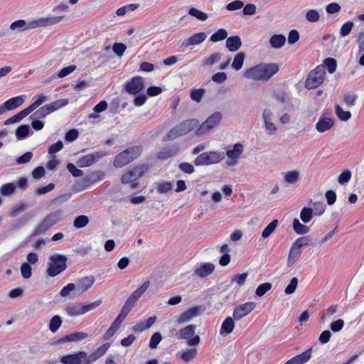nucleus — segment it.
<instances>
[{
  "instance_id": "f257e3e1",
  "label": "nucleus",
  "mask_w": 364,
  "mask_h": 364,
  "mask_svg": "<svg viewBox=\"0 0 364 364\" xmlns=\"http://www.w3.org/2000/svg\"><path fill=\"white\" fill-rule=\"evenodd\" d=\"M109 347V344L105 343L90 355L84 350H80L74 353L62 355L59 360L63 364H91L103 356Z\"/></svg>"
},
{
  "instance_id": "f03ea898",
  "label": "nucleus",
  "mask_w": 364,
  "mask_h": 364,
  "mask_svg": "<svg viewBox=\"0 0 364 364\" xmlns=\"http://www.w3.org/2000/svg\"><path fill=\"white\" fill-rule=\"evenodd\" d=\"M63 18V16H47L32 20L28 23L26 21L20 19L13 22L9 28L11 31H23L28 29L53 26L59 23Z\"/></svg>"
},
{
  "instance_id": "7ed1b4c3",
  "label": "nucleus",
  "mask_w": 364,
  "mask_h": 364,
  "mask_svg": "<svg viewBox=\"0 0 364 364\" xmlns=\"http://www.w3.org/2000/svg\"><path fill=\"white\" fill-rule=\"evenodd\" d=\"M279 70L277 63L259 64L247 70L244 76L247 79L267 81Z\"/></svg>"
},
{
  "instance_id": "20e7f679",
  "label": "nucleus",
  "mask_w": 364,
  "mask_h": 364,
  "mask_svg": "<svg viewBox=\"0 0 364 364\" xmlns=\"http://www.w3.org/2000/svg\"><path fill=\"white\" fill-rule=\"evenodd\" d=\"M68 258L61 254H53L48 258V268L46 272L48 276L55 277L63 272L67 265Z\"/></svg>"
},
{
  "instance_id": "39448f33",
  "label": "nucleus",
  "mask_w": 364,
  "mask_h": 364,
  "mask_svg": "<svg viewBox=\"0 0 364 364\" xmlns=\"http://www.w3.org/2000/svg\"><path fill=\"white\" fill-rule=\"evenodd\" d=\"M198 124L199 122L196 119L185 120L171 129L164 138V140H173L185 135L197 127Z\"/></svg>"
},
{
  "instance_id": "423d86ee",
  "label": "nucleus",
  "mask_w": 364,
  "mask_h": 364,
  "mask_svg": "<svg viewBox=\"0 0 364 364\" xmlns=\"http://www.w3.org/2000/svg\"><path fill=\"white\" fill-rule=\"evenodd\" d=\"M141 150L140 146H134L125 149L115 156L114 166L116 168H122L127 165L140 155Z\"/></svg>"
},
{
  "instance_id": "0eeeda50",
  "label": "nucleus",
  "mask_w": 364,
  "mask_h": 364,
  "mask_svg": "<svg viewBox=\"0 0 364 364\" xmlns=\"http://www.w3.org/2000/svg\"><path fill=\"white\" fill-rule=\"evenodd\" d=\"M63 211L57 210L48 214L36 227L33 235H40L45 233L62 219Z\"/></svg>"
},
{
  "instance_id": "6e6552de",
  "label": "nucleus",
  "mask_w": 364,
  "mask_h": 364,
  "mask_svg": "<svg viewBox=\"0 0 364 364\" xmlns=\"http://www.w3.org/2000/svg\"><path fill=\"white\" fill-rule=\"evenodd\" d=\"M196 326L190 324L181 328L176 333V338L179 340H186V344L189 346H196L200 343V338L198 335H195Z\"/></svg>"
},
{
  "instance_id": "1a4fd4ad",
  "label": "nucleus",
  "mask_w": 364,
  "mask_h": 364,
  "mask_svg": "<svg viewBox=\"0 0 364 364\" xmlns=\"http://www.w3.org/2000/svg\"><path fill=\"white\" fill-rule=\"evenodd\" d=\"M225 158V154L219 151H206L198 155L194 160V164L209 166L221 161Z\"/></svg>"
},
{
  "instance_id": "9d476101",
  "label": "nucleus",
  "mask_w": 364,
  "mask_h": 364,
  "mask_svg": "<svg viewBox=\"0 0 364 364\" xmlns=\"http://www.w3.org/2000/svg\"><path fill=\"white\" fill-rule=\"evenodd\" d=\"M325 76V67L323 65L317 66L309 74L305 81L306 88L308 90L316 88L323 82Z\"/></svg>"
},
{
  "instance_id": "9b49d317",
  "label": "nucleus",
  "mask_w": 364,
  "mask_h": 364,
  "mask_svg": "<svg viewBox=\"0 0 364 364\" xmlns=\"http://www.w3.org/2000/svg\"><path fill=\"white\" fill-rule=\"evenodd\" d=\"M221 119V112H215L197 129L196 132V135L201 136L205 134L212 129L215 128L220 123Z\"/></svg>"
},
{
  "instance_id": "f8f14e48",
  "label": "nucleus",
  "mask_w": 364,
  "mask_h": 364,
  "mask_svg": "<svg viewBox=\"0 0 364 364\" xmlns=\"http://www.w3.org/2000/svg\"><path fill=\"white\" fill-rule=\"evenodd\" d=\"M124 89L129 94L137 95L144 89V78L136 76L124 85Z\"/></svg>"
},
{
  "instance_id": "ddd939ff",
  "label": "nucleus",
  "mask_w": 364,
  "mask_h": 364,
  "mask_svg": "<svg viewBox=\"0 0 364 364\" xmlns=\"http://www.w3.org/2000/svg\"><path fill=\"white\" fill-rule=\"evenodd\" d=\"M105 156L106 154L104 151L93 152L92 154H87L78 159L77 164L80 168L90 166Z\"/></svg>"
},
{
  "instance_id": "4468645a",
  "label": "nucleus",
  "mask_w": 364,
  "mask_h": 364,
  "mask_svg": "<svg viewBox=\"0 0 364 364\" xmlns=\"http://www.w3.org/2000/svg\"><path fill=\"white\" fill-rule=\"evenodd\" d=\"M202 313V309L200 306H196L188 309V310L182 312L178 315L176 318V322L178 324L188 322L192 318L200 315Z\"/></svg>"
},
{
  "instance_id": "2eb2a0df",
  "label": "nucleus",
  "mask_w": 364,
  "mask_h": 364,
  "mask_svg": "<svg viewBox=\"0 0 364 364\" xmlns=\"http://www.w3.org/2000/svg\"><path fill=\"white\" fill-rule=\"evenodd\" d=\"M255 307L253 302H247L236 306L233 311L232 317L235 320L239 321L248 315Z\"/></svg>"
},
{
  "instance_id": "dca6fc26",
  "label": "nucleus",
  "mask_w": 364,
  "mask_h": 364,
  "mask_svg": "<svg viewBox=\"0 0 364 364\" xmlns=\"http://www.w3.org/2000/svg\"><path fill=\"white\" fill-rule=\"evenodd\" d=\"M95 282V278L92 276L85 277L79 280L77 285H75L76 288V294L75 296H79L83 294L85 291H87L93 285Z\"/></svg>"
},
{
  "instance_id": "f3484780",
  "label": "nucleus",
  "mask_w": 364,
  "mask_h": 364,
  "mask_svg": "<svg viewBox=\"0 0 364 364\" xmlns=\"http://www.w3.org/2000/svg\"><path fill=\"white\" fill-rule=\"evenodd\" d=\"M150 285L149 281L144 282L137 289H136L127 299L126 304L133 307L136 301L148 289Z\"/></svg>"
},
{
  "instance_id": "a211bd4d",
  "label": "nucleus",
  "mask_w": 364,
  "mask_h": 364,
  "mask_svg": "<svg viewBox=\"0 0 364 364\" xmlns=\"http://www.w3.org/2000/svg\"><path fill=\"white\" fill-rule=\"evenodd\" d=\"M179 152V148L177 145H171L163 148L157 153V159L160 160H166L169 158L176 156Z\"/></svg>"
},
{
  "instance_id": "6ab92c4d",
  "label": "nucleus",
  "mask_w": 364,
  "mask_h": 364,
  "mask_svg": "<svg viewBox=\"0 0 364 364\" xmlns=\"http://www.w3.org/2000/svg\"><path fill=\"white\" fill-rule=\"evenodd\" d=\"M312 348H309L301 354L292 357L284 364H304L307 363L311 357Z\"/></svg>"
},
{
  "instance_id": "aec40b11",
  "label": "nucleus",
  "mask_w": 364,
  "mask_h": 364,
  "mask_svg": "<svg viewBox=\"0 0 364 364\" xmlns=\"http://www.w3.org/2000/svg\"><path fill=\"white\" fill-rule=\"evenodd\" d=\"M207 38V34L205 32H200L193 34L187 38L183 43V46L185 48L197 46L203 42Z\"/></svg>"
},
{
  "instance_id": "412c9836",
  "label": "nucleus",
  "mask_w": 364,
  "mask_h": 364,
  "mask_svg": "<svg viewBox=\"0 0 364 364\" xmlns=\"http://www.w3.org/2000/svg\"><path fill=\"white\" fill-rule=\"evenodd\" d=\"M214 269L215 265L213 263H203L195 269V274L200 278H204L211 274Z\"/></svg>"
},
{
  "instance_id": "4be33fe9",
  "label": "nucleus",
  "mask_w": 364,
  "mask_h": 364,
  "mask_svg": "<svg viewBox=\"0 0 364 364\" xmlns=\"http://www.w3.org/2000/svg\"><path fill=\"white\" fill-rule=\"evenodd\" d=\"M334 124L333 119L330 117H321L316 124V129L318 132H324L332 128Z\"/></svg>"
},
{
  "instance_id": "5701e85b",
  "label": "nucleus",
  "mask_w": 364,
  "mask_h": 364,
  "mask_svg": "<svg viewBox=\"0 0 364 364\" xmlns=\"http://www.w3.org/2000/svg\"><path fill=\"white\" fill-rule=\"evenodd\" d=\"M242 44L241 39L238 36H232L226 39V48L232 53L237 51L241 48Z\"/></svg>"
},
{
  "instance_id": "b1692460",
  "label": "nucleus",
  "mask_w": 364,
  "mask_h": 364,
  "mask_svg": "<svg viewBox=\"0 0 364 364\" xmlns=\"http://www.w3.org/2000/svg\"><path fill=\"white\" fill-rule=\"evenodd\" d=\"M233 319V318L228 316L223 321L220 331L221 336H226L232 332L235 328Z\"/></svg>"
},
{
  "instance_id": "393cba45",
  "label": "nucleus",
  "mask_w": 364,
  "mask_h": 364,
  "mask_svg": "<svg viewBox=\"0 0 364 364\" xmlns=\"http://www.w3.org/2000/svg\"><path fill=\"white\" fill-rule=\"evenodd\" d=\"M286 37L282 34H274L269 39V43L273 48H281L286 43Z\"/></svg>"
},
{
  "instance_id": "a878e982",
  "label": "nucleus",
  "mask_w": 364,
  "mask_h": 364,
  "mask_svg": "<svg viewBox=\"0 0 364 364\" xmlns=\"http://www.w3.org/2000/svg\"><path fill=\"white\" fill-rule=\"evenodd\" d=\"M243 151V146L240 143H237L233 146L232 149L227 150L225 154L231 159H237Z\"/></svg>"
},
{
  "instance_id": "bb28decb",
  "label": "nucleus",
  "mask_w": 364,
  "mask_h": 364,
  "mask_svg": "<svg viewBox=\"0 0 364 364\" xmlns=\"http://www.w3.org/2000/svg\"><path fill=\"white\" fill-rule=\"evenodd\" d=\"M23 103V97L21 96H17L8 100L4 102V105L8 110H13L20 107Z\"/></svg>"
},
{
  "instance_id": "cd10ccee",
  "label": "nucleus",
  "mask_w": 364,
  "mask_h": 364,
  "mask_svg": "<svg viewBox=\"0 0 364 364\" xmlns=\"http://www.w3.org/2000/svg\"><path fill=\"white\" fill-rule=\"evenodd\" d=\"M301 179L300 173L297 171H289L284 174V181L288 184H296Z\"/></svg>"
},
{
  "instance_id": "c85d7f7f",
  "label": "nucleus",
  "mask_w": 364,
  "mask_h": 364,
  "mask_svg": "<svg viewBox=\"0 0 364 364\" xmlns=\"http://www.w3.org/2000/svg\"><path fill=\"white\" fill-rule=\"evenodd\" d=\"M65 312L68 315L70 316H77L80 315H83V311L82 309V304H71L68 305L65 307Z\"/></svg>"
},
{
  "instance_id": "c756f323",
  "label": "nucleus",
  "mask_w": 364,
  "mask_h": 364,
  "mask_svg": "<svg viewBox=\"0 0 364 364\" xmlns=\"http://www.w3.org/2000/svg\"><path fill=\"white\" fill-rule=\"evenodd\" d=\"M301 253V249H299L294 244H292L288 256L287 265L289 267L291 266L300 256Z\"/></svg>"
},
{
  "instance_id": "7c9ffc66",
  "label": "nucleus",
  "mask_w": 364,
  "mask_h": 364,
  "mask_svg": "<svg viewBox=\"0 0 364 364\" xmlns=\"http://www.w3.org/2000/svg\"><path fill=\"white\" fill-rule=\"evenodd\" d=\"M51 112L48 106V105H46L41 108H39L38 110H36L35 112H33L31 116V119H39L46 117L47 115L50 114Z\"/></svg>"
},
{
  "instance_id": "2f4dec72",
  "label": "nucleus",
  "mask_w": 364,
  "mask_h": 364,
  "mask_svg": "<svg viewBox=\"0 0 364 364\" xmlns=\"http://www.w3.org/2000/svg\"><path fill=\"white\" fill-rule=\"evenodd\" d=\"M132 307L129 306L127 304H124L120 313L117 316V317L115 318L114 322L117 324L118 326H121V324L122 321L124 320V318L127 317V316L129 314L130 311L132 310Z\"/></svg>"
},
{
  "instance_id": "473e14b6",
  "label": "nucleus",
  "mask_w": 364,
  "mask_h": 364,
  "mask_svg": "<svg viewBox=\"0 0 364 364\" xmlns=\"http://www.w3.org/2000/svg\"><path fill=\"white\" fill-rule=\"evenodd\" d=\"M30 132H31V129H30L29 125H28V124L20 125L16 129V136L18 140L23 139L28 136Z\"/></svg>"
},
{
  "instance_id": "72a5a7b5",
  "label": "nucleus",
  "mask_w": 364,
  "mask_h": 364,
  "mask_svg": "<svg viewBox=\"0 0 364 364\" xmlns=\"http://www.w3.org/2000/svg\"><path fill=\"white\" fill-rule=\"evenodd\" d=\"M245 58V53L244 52L237 53L232 63V67L236 70H240L243 65Z\"/></svg>"
},
{
  "instance_id": "f704fd0d",
  "label": "nucleus",
  "mask_w": 364,
  "mask_h": 364,
  "mask_svg": "<svg viewBox=\"0 0 364 364\" xmlns=\"http://www.w3.org/2000/svg\"><path fill=\"white\" fill-rule=\"evenodd\" d=\"M293 229L298 235H304L308 233L310 230L309 228L301 224L299 220L295 218L293 220Z\"/></svg>"
},
{
  "instance_id": "c9c22d12",
  "label": "nucleus",
  "mask_w": 364,
  "mask_h": 364,
  "mask_svg": "<svg viewBox=\"0 0 364 364\" xmlns=\"http://www.w3.org/2000/svg\"><path fill=\"white\" fill-rule=\"evenodd\" d=\"M89 221V218L87 215H81L75 218L73 221V226L76 229H80L87 226Z\"/></svg>"
},
{
  "instance_id": "e433bc0d",
  "label": "nucleus",
  "mask_w": 364,
  "mask_h": 364,
  "mask_svg": "<svg viewBox=\"0 0 364 364\" xmlns=\"http://www.w3.org/2000/svg\"><path fill=\"white\" fill-rule=\"evenodd\" d=\"M62 319L60 316L55 315L53 316L49 323V329L51 332L55 333L60 328L62 324Z\"/></svg>"
},
{
  "instance_id": "4c0bfd02",
  "label": "nucleus",
  "mask_w": 364,
  "mask_h": 364,
  "mask_svg": "<svg viewBox=\"0 0 364 364\" xmlns=\"http://www.w3.org/2000/svg\"><path fill=\"white\" fill-rule=\"evenodd\" d=\"M228 38V32L224 28H220L216 32H215L213 34L211 35L210 38V41L212 42H218L223 41L224 39H227Z\"/></svg>"
},
{
  "instance_id": "58836bf2",
  "label": "nucleus",
  "mask_w": 364,
  "mask_h": 364,
  "mask_svg": "<svg viewBox=\"0 0 364 364\" xmlns=\"http://www.w3.org/2000/svg\"><path fill=\"white\" fill-rule=\"evenodd\" d=\"M173 183L169 181H162L157 184L156 190L159 193L164 194L171 191Z\"/></svg>"
},
{
  "instance_id": "ea45409f",
  "label": "nucleus",
  "mask_w": 364,
  "mask_h": 364,
  "mask_svg": "<svg viewBox=\"0 0 364 364\" xmlns=\"http://www.w3.org/2000/svg\"><path fill=\"white\" fill-rule=\"evenodd\" d=\"M197 355V349L195 348L186 349L181 354V358L185 362L193 360Z\"/></svg>"
},
{
  "instance_id": "a19ab883",
  "label": "nucleus",
  "mask_w": 364,
  "mask_h": 364,
  "mask_svg": "<svg viewBox=\"0 0 364 364\" xmlns=\"http://www.w3.org/2000/svg\"><path fill=\"white\" fill-rule=\"evenodd\" d=\"M68 99L67 98H63V99H60V100H58L55 102H53L50 104H47L50 112H53L54 111L67 105L68 104Z\"/></svg>"
},
{
  "instance_id": "79ce46f5",
  "label": "nucleus",
  "mask_w": 364,
  "mask_h": 364,
  "mask_svg": "<svg viewBox=\"0 0 364 364\" xmlns=\"http://www.w3.org/2000/svg\"><path fill=\"white\" fill-rule=\"evenodd\" d=\"M16 185L14 183H8L1 186V194L4 196H8L14 193Z\"/></svg>"
},
{
  "instance_id": "37998d69",
  "label": "nucleus",
  "mask_w": 364,
  "mask_h": 364,
  "mask_svg": "<svg viewBox=\"0 0 364 364\" xmlns=\"http://www.w3.org/2000/svg\"><path fill=\"white\" fill-rule=\"evenodd\" d=\"M278 225L277 220H273L262 231V237L263 238H267L269 237L272 232L275 230L277 226Z\"/></svg>"
},
{
  "instance_id": "c03bdc74",
  "label": "nucleus",
  "mask_w": 364,
  "mask_h": 364,
  "mask_svg": "<svg viewBox=\"0 0 364 364\" xmlns=\"http://www.w3.org/2000/svg\"><path fill=\"white\" fill-rule=\"evenodd\" d=\"M188 14L202 21H206L208 17L207 14L194 7L189 9Z\"/></svg>"
},
{
  "instance_id": "a18cd8bd",
  "label": "nucleus",
  "mask_w": 364,
  "mask_h": 364,
  "mask_svg": "<svg viewBox=\"0 0 364 364\" xmlns=\"http://www.w3.org/2000/svg\"><path fill=\"white\" fill-rule=\"evenodd\" d=\"M149 169V166L147 164H141L134 167L132 171L135 175V177L139 179L144 176Z\"/></svg>"
},
{
  "instance_id": "49530a36",
  "label": "nucleus",
  "mask_w": 364,
  "mask_h": 364,
  "mask_svg": "<svg viewBox=\"0 0 364 364\" xmlns=\"http://www.w3.org/2000/svg\"><path fill=\"white\" fill-rule=\"evenodd\" d=\"M313 210L311 208L304 207L300 213V218L304 223L310 222L313 218Z\"/></svg>"
},
{
  "instance_id": "de8ad7c7",
  "label": "nucleus",
  "mask_w": 364,
  "mask_h": 364,
  "mask_svg": "<svg viewBox=\"0 0 364 364\" xmlns=\"http://www.w3.org/2000/svg\"><path fill=\"white\" fill-rule=\"evenodd\" d=\"M335 112L337 117L342 121H348L351 117V113L349 111H344L340 105H336Z\"/></svg>"
},
{
  "instance_id": "09e8293b",
  "label": "nucleus",
  "mask_w": 364,
  "mask_h": 364,
  "mask_svg": "<svg viewBox=\"0 0 364 364\" xmlns=\"http://www.w3.org/2000/svg\"><path fill=\"white\" fill-rule=\"evenodd\" d=\"M73 291V297H77L75 296L76 294V288L75 284L73 283H69L65 287H64L61 291H60V295L63 297L68 296L71 292Z\"/></svg>"
},
{
  "instance_id": "8fccbe9b",
  "label": "nucleus",
  "mask_w": 364,
  "mask_h": 364,
  "mask_svg": "<svg viewBox=\"0 0 364 364\" xmlns=\"http://www.w3.org/2000/svg\"><path fill=\"white\" fill-rule=\"evenodd\" d=\"M272 284L269 282L261 284L256 289L255 294L257 296L261 297L269 291L272 289Z\"/></svg>"
},
{
  "instance_id": "3c124183",
  "label": "nucleus",
  "mask_w": 364,
  "mask_h": 364,
  "mask_svg": "<svg viewBox=\"0 0 364 364\" xmlns=\"http://www.w3.org/2000/svg\"><path fill=\"white\" fill-rule=\"evenodd\" d=\"M162 340V336L160 332H156L154 333L151 338L149 343V346L151 349H155L156 348L157 346L159 344V343Z\"/></svg>"
},
{
  "instance_id": "603ef678",
  "label": "nucleus",
  "mask_w": 364,
  "mask_h": 364,
  "mask_svg": "<svg viewBox=\"0 0 364 364\" xmlns=\"http://www.w3.org/2000/svg\"><path fill=\"white\" fill-rule=\"evenodd\" d=\"M324 65L327 68L329 73H335L337 67V62L333 58H328L323 60Z\"/></svg>"
},
{
  "instance_id": "864d4df0",
  "label": "nucleus",
  "mask_w": 364,
  "mask_h": 364,
  "mask_svg": "<svg viewBox=\"0 0 364 364\" xmlns=\"http://www.w3.org/2000/svg\"><path fill=\"white\" fill-rule=\"evenodd\" d=\"M353 26H354L353 22L350 21H348L346 22L345 23H343L341 26V29H340V35L342 37H346L348 35H349Z\"/></svg>"
},
{
  "instance_id": "5fc2aeb1",
  "label": "nucleus",
  "mask_w": 364,
  "mask_h": 364,
  "mask_svg": "<svg viewBox=\"0 0 364 364\" xmlns=\"http://www.w3.org/2000/svg\"><path fill=\"white\" fill-rule=\"evenodd\" d=\"M119 326L113 322L111 326L105 333L103 336V339L105 341H108L115 334V333L119 329Z\"/></svg>"
},
{
  "instance_id": "6e6d98bb",
  "label": "nucleus",
  "mask_w": 364,
  "mask_h": 364,
  "mask_svg": "<svg viewBox=\"0 0 364 364\" xmlns=\"http://www.w3.org/2000/svg\"><path fill=\"white\" fill-rule=\"evenodd\" d=\"M358 98V96L351 92H347L344 95V102L348 107H351L355 104V101Z\"/></svg>"
},
{
  "instance_id": "4d7b16f0",
  "label": "nucleus",
  "mask_w": 364,
  "mask_h": 364,
  "mask_svg": "<svg viewBox=\"0 0 364 364\" xmlns=\"http://www.w3.org/2000/svg\"><path fill=\"white\" fill-rule=\"evenodd\" d=\"M21 274L23 279H29L32 275V269L30 264L26 262L21 265Z\"/></svg>"
},
{
  "instance_id": "13d9d810",
  "label": "nucleus",
  "mask_w": 364,
  "mask_h": 364,
  "mask_svg": "<svg viewBox=\"0 0 364 364\" xmlns=\"http://www.w3.org/2000/svg\"><path fill=\"white\" fill-rule=\"evenodd\" d=\"M205 89L200 88L196 90H193L190 94L191 100L199 102L201 101L203 96L205 94Z\"/></svg>"
},
{
  "instance_id": "bf43d9fd",
  "label": "nucleus",
  "mask_w": 364,
  "mask_h": 364,
  "mask_svg": "<svg viewBox=\"0 0 364 364\" xmlns=\"http://www.w3.org/2000/svg\"><path fill=\"white\" fill-rule=\"evenodd\" d=\"M101 304H102V300L99 299V300L95 301L91 303H86V304H82V309L83 311V314H85V313H87L91 310L96 309Z\"/></svg>"
},
{
  "instance_id": "052dcab7",
  "label": "nucleus",
  "mask_w": 364,
  "mask_h": 364,
  "mask_svg": "<svg viewBox=\"0 0 364 364\" xmlns=\"http://www.w3.org/2000/svg\"><path fill=\"white\" fill-rule=\"evenodd\" d=\"M320 15L316 9H311L306 14V18L311 23L317 22L319 20Z\"/></svg>"
},
{
  "instance_id": "680f3d73",
  "label": "nucleus",
  "mask_w": 364,
  "mask_h": 364,
  "mask_svg": "<svg viewBox=\"0 0 364 364\" xmlns=\"http://www.w3.org/2000/svg\"><path fill=\"white\" fill-rule=\"evenodd\" d=\"M127 49V46L125 44L122 43H114L112 46V50L114 53L119 57H121Z\"/></svg>"
},
{
  "instance_id": "e2e57ef3",
  "label": "nucleus",
  "mask_w": 364,
  "mask_h": 364,
  "mask_svg": "<svg viewBox=\"0 0 364 364\" xmlns=\"http://www.w3.org/2000/svg\"><path fill=\"white\" fill-rule=\"evenodd\" d=\"M221 53H215L214 54L210 55L208 58H207L204 63V65H213V64L218 62L221 58Z\"/></svg>"
},
{
  "instance_id": "0e129e2a",
  "label": "nucleus",
  "mask_w": 364,
  "mask_h": 364,
  "mask_svg": "<svg viewBox=\"0 0 364 364\" xmlns=\"http://www.w3.org/2000/svg\"><path fill=\"white\" fill-rule=\"evenodd\" d=\"M344 326V321L341 318H339L335 321H333L330 324L331 330L334 333H338L341 331Z\"/></svg>"
},
{
  "instance_id": "69168bd1",
  "label": "nucleus",
  "mask_w": 364,
  "mask_h": 364,
  "mask_svg": "<svg viewBox=\"0 0 364 364\" xmlns=\"http://www.w3.org/2000/svg\"><path fill=\"white\" fill-rule=\"evenodd\" d=\"M297 285L298 279L296 277L292 278L284 290L285 294L287 295L293 294L295 291Z\"/></svg>"
},
{
  "instance_id": "338daca9",
  "label": "nucleus",
  "mask_w": 364,
  "mask_h": 364,
  "mask_svg": "<svg viewBox=\"0 0 364 364\" xmlns=\"http://www.w3.org/2000/svg\"><path fill=\"white\" fill-rule=\"evenodd\" d=\"M67 168L69 172L74 177H81L83 176V171L79 168H77L73 164L68 163L67 165Z\"/></svg>"
},
{
  "instance_id": "774afa93",
  "label": "nucleus",
  "mask_w": 364,
  "mask_h": 364,
  "mask_svg": "<svg viewBox=\"0 0 364 364\" xmlns=\"http://www.w3.org/2000/svg\"><path fill=\"white\" fill-rule=\"evenodd\" d=\"M351 178V172L349 170H346L343 171L338 176V182L343 185L348 182Z\"/></svg>"
}]
</instances>
